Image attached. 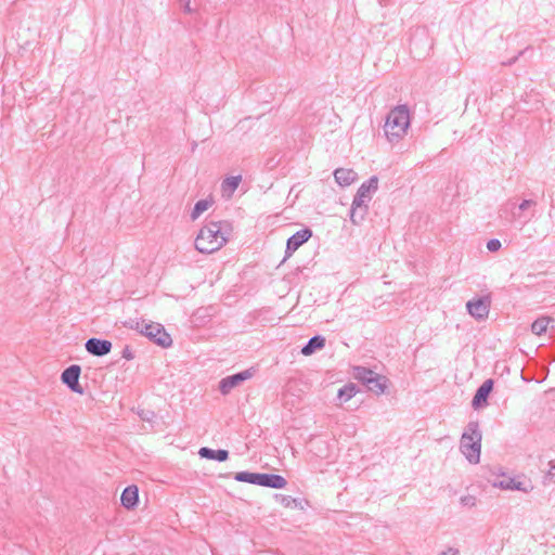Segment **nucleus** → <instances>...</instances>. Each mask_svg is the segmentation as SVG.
Listing matches in <instances>:
<instances>
[{"label":"nucleus","mask_w":555,"mask_h":555,"mask_svg":"<svg viewBox=\"0 0 555 555\" xmlns=\"http://www.w3.org/2000/svg\"><path fill=\"white\" fill-rule=\"evenodd\" d=\"M550 469L547 473L543 476L542 483L544 486H548L551 483H555V461L548 462Z\"/></svg>","instance_id":"obj_27"},{"label":"nucleus","mask_w":555,"mask_h":555,"mask_svg":"<svg viewBox=\"0 0 555 555\" xmlns=\"http://www.w3.org/2000/svg\"><path fill=\"white\" fill-rule=\"evenodd\" d=\"M410 126V111L408 105L395 106L387 114L384 132L391 143L398 142L406 133Z\"/></svg>","instance_id":"obj_2"},{"label":"nucleus","mask_w":555,"mask_h":555,"mask_svg":"<svg viewBox=\"0 0 555 555\" xmlns=\"http://www.w3.org/2000/svg\"><path fill=\"white\" fill-rule=\"evenodd\" d=\"M493 486L501 488L503 490H517L524 493H529L533 490V485L531 480L527 479L524 481L517 480L516 478L502 475V479L499 481H493Z\"/></svg>","instance_id":"obj_7"},{"label":"nucleus","mask_w":555,"mask_h":555,"mask_svg":"<svg viewBox=\"0 0 555 555\" xmlns=\"http://www.w3.org/2000/svg\"><path fill=\"white\" fill-rule=\"evenodd\" d=\"M260 478V473H251V472H238L235 473L234 479L238 482H247L251 485L258 486Z\"/></svg>","instance_id":"obj_23"},{"label":"nucleus","mask_w":555,"mask_h":555,"mask_svg":"<svg viewBox=\"0 0 555 555\" xmlns=\"http://www.w3.org/2000/svg\"><path fill=\"white\" fill-rule=\"evenodd\" d=\"M525 53V50L522 51H519L518 54L507 61H504L502 62V65L503 66H512L513 64H515L517 62V60L519 59V56H521L522 54Z\"/></svg>","instance_id":"obj_32"},{"label":"nucleus","mask_w":555,"mask_h":555,"mask_svg":"<svg viewBox=\"0 0 555 555\" xmlns=\"http://www.w3.org/2000/svg\"><path fill=\"white\" fill-rule=\"evenodd\" d=\"M142 335L162 348H168L172 345L171 336L159 323L151 322L147 325H144Z\"/></svg>","instance_id":"obj_4"},{"label":"nucleus","mask_w":555,"mask_h":555,"mask_svg":"<svg viewBox=\"0 0 555 555\" xmlns=\"http://www.w3.org/2000/svg\"><path fill=\"white\" fill-rule=\"evenodd\" d=\"M490 298L483 296L473 300H468L466 304V309L473 318H475L478 321H481L488 318L490 311Z\"/></svg>","instance_id":"obj_6"},{"label":"nucleus","mask_w":555,"mask_h":555,"mask_svg":"<svg viewBox=\"0 0 555 555\" xmlns=\"http://www.w3.org/2000/svg\"><path fill=\"white\" fill-rule=\"evenodd\" d=\"M378 189V178L376 176H372L369 180L363 182L358 189L353 201L358 203H364L369 205L372 199V194L376 192Z\"/></svg>","instance_id":"obj_9"},{"label":"nucleus","mask_w":555,"mask_h":555,"mask_svg":"<svg viewBox=\"0 0 555 555\" xmlns=\"http://www.w3.org/2000/svg\"><path fill=\"white\" fill-rule=\"evenodd\" d=\"M232 227L228 221H209L198 232L195 248L202 254H212L227 244Z\"/></svg>","instance_id":"obj_1"},{"label":"nucleus","mask_w":555,"mask_h":555,"mask_svg":"<svg viewBox=\"0 0 555 555\" xmlns=\"http://www.w3.org/2000/svg\"><path fill=\"white\" fill-rule=\"evenodd\" d=\"M190 2H191V0H180V4L183 8V11L185 13H191L192 12V9L190 7Z\"/></svg>","instance_id":"obj_34"},{"label":"nucleus","mask_w":555,"mask_h":555,"mask_svg":"<svg viewBox=\"0 0 555 555\" xmlns=\"http://www.w3.org/2000/svg\"><path fill=\"white\" fill-rule=\"evenodd\" d=\"M358 392V387L356 384L353 383H349L347 385H345L344 387H341L339 390H338V393H337V398L341 401V402H347L348 400H350L351 398H353L356 396V393Z\"/></svg>","instance_id":"obj_24"},{"label":"nucleus","mask_w":555,"mask_h":555,"mask_svg":"<svg viewBox=\"0 0 555 555\" xmlns=\"http://www.w3.org/2000/svg\"><path fill=\"white\" fill-rule=\"evenodd\" d=\"M286 485V479L281 475L260 473L258 486L271 489H283Z\"/></svg>","instance_id":"obj_13"},{"label":"nucleus","mask_w":555,"mask_h":555,"mask_svg":"<svg viewBox=\"0 0 555 555\" xmlns=\"http://www.w3.org/2000/svg\"><path fill=\"white\" fill-rule=\"evenodd\" d=\"M122 358L126 360H132L134 358L133 352L129 348V346H126L121 352Z\"/></svg>","instance_id":"obj_33"},{"label":"nucleus","mask_w":555,"mask_h":555,"mask_svg":"<svg viewBox=\"0 0 555 555\" xmlns=\"http://www.w3.org/2000/svg\"><path fill=\"white\" fill-rule=\"evenodd\" d=\"M550 321H552L551 318L548 317H541V318H538L535 321H533V323L531 324V332L535 335H542L543 333L546 332L547 330V325L550 323Z\"/></svg>","instance_id":"obj_25"},{"label":"nucleus","mask_w":555,"mask_h":555,"mask_svg":"<svg viewBox=\"0 0 555 555\" xmlns=\"http://www.w3.org/2000/svg\"><path fill=\"white\" fill-rule=\"evenodd\" d=\"M121 505L127 509H133L139 502V489L135 485L128 486L124 489L120 496Z\"/></svg>","instance_id":"obj_14"},{"label":"nucleus","mask_w":555,"mask_h":555,"mask_svg":"<svg viewBox=\"0 0 555 555\" xmlns=\"http://www.w3.org/2000/svg\"><path fill=\"white\" fill-rule=\"evenodd\" d=\"M388 378L378 373L374 374V377L371 378L370 382L365 384L369 391L374 392L375 395H382L388 387Z\"/></svg>","instance_id":"obj_15"},{"label":"nucleus","mask_w":555,"mask_h":555,"mask_svg":"<svg viewBox=\"0 0 555 555\" xmlns=\"http://www.w3.org/2000/svg\"><path fill=\"white\" fill-rule=\"evenodd\" d=\"M149 323H145L144 320H134V319H130L128 321L125 322V326H127L128 328H131V330H135L138 331L140 334H142V330H144V325H147Z\"/></svg>","instance_id":"obj_28"},{"label":"nucleus","mask_w":555,"mask_h":555,"mask_svg":"<svg viewBox=\"0 0 555 555\" xmlns=\"http://www.w3.org/2000/svg\"><path fill=\"white\" fill-rule=\"evenodd\" d=\"M198 454L202 459L224 462L229 459V451L224 449L214 450L208 447L199 449Z\"/></svg>","instance_id":"obj_16"},{"label":"nucleus","mask_w":555,"mask_h":555,"mask_svg":"<svg viewBox=\"0 0 555 555\" xmlns=\"http://www.w3.org/2000/svg\"><path fill=\"white\" fill-rule=\"evenodd\" d=\"M460 501L463 506L467 507H474L477 503L476 496L470 494L462 496Z\"/></svg>","instance_id":"obj_29"},{"label":"nucleus","mask_w":555,"mask_h":555,"mask_svg":"<svg viewBox=\"0 0 555 555\" xmlns=\"http://www.w3.org/2000/svg\"><path fill=\"white\" fill-rule=\"evenodd\" d=\"M376 372L364 367V366H354L353 367V377L362 383L364 386L367 382L371 380L372 377H374V374Z\"/></svg>","instance_id":"obj_22"},{"label":"nucleus","mask_w":555,"mask_h":555,"mask_svg":"<svg viewBox=\"0 0 555 555\" xmlns=\"http://www.w3.org/2000/svg\"><path fill=\"white\" fill-rule=\"evenodd\" d=\"M369 211V205H365L364 203H358L356 201H352L351 209H350V220L353 224L361 223Z\"/></svg>","instance_id":"obj_18"},{"label":"nucleus","mask_w":555,"mask_h":555,"mask_svg":"<svg viewBox=\"0 0 555 555\" xmlns=\"http://www.w3.org/2000/svg\"><path fill=\"white\" fill-rule=\"evenodd\" d=\"M274 499L284 507L304 509L302 501L291 495L276 493Z\"/></svg>","instance_id":"obj_20"},{"label":"nucleus","mask_w":555,"mask_h":555,"mask_svg":"<svg viewBox=\"0 0 555 555\" xmlns=\"http://www.w3.org/2000/svg\"><path fill=\"white\" fill-rule=\"evenodd\" d=\"M438 555H459V551L456 548L449 547L448 550L439 553Z\"/></svg>","instance_id":"obj_35"},{"label":"nucleus","mask_w":555,"mask_h":555,"mask_svg":"<svg viewBox=\"0 0 555 555\" xmlns=\"http://www.w3.org/2000/svg\"><path fill=\"white\" fill-rule=\"evenodd\" d=\"M241 181L242 176H231L225 178L221 184L222 191L232 194L238 188Z\"/></svg>","instance_id":"obj_26"},{"label":"nucleus","mask_w":555,"mask_h":555,"mask_svg":"<svg viewBox=\"0 0 555 555\" xmlns=\"http://www.w3.org/2000/svg\"><path fill=\"white\" fill-rule=\"evenodd\" d=\"M325 346V338L321 335H315L311 337L307 344L301 348V353L304 356H311L318 350L323 349Z\"/></svg>","instance_id":"obj_19"},{"label":"nucleus","mask_w":555,"mask_h":555,"mask_svg":"<svg viewBox=\"0 0 555 555\" xmlns=\"http://www.w3.org/2000/svg\"><path fill=\"white\" fill-rule=\"evenodd\" d=\"M312 236V230L301 229L288 237L285 248V258L291 257L301 245Z\"/></svg>","instance_id":"obj_10"},{"label":"nucleus","mask_w":555,"mask_h":555,"mask_svg":"<svg viewBox=\"0 0 555 555\" xmlns=\"http://www.w3.org/2000/svg\"><path fill=\"white\" fill-rule=\"evenodd\" d=\"M214 204L211 197L199 199L195 203L194 208L191 212V219L196 220L204 211H206Z\"/></svg>","instance_id":"obj_21"},{"label":"nucleus","mask_w":555,"mask_h":555,"mask_svg":"<svg viewBox=\"0 0 555 555\" xmlns=\"http://www.w3.org/2000/svg\"><path fill=\"white\" fill-rule=\"evenodd\" d=\"M481 439L479 423L469 422L461 437L460 450L472 464H477L480 461Z\"/></svg>","instance_id":"obj_3"},{"label":"nucleus","mask_w":555,"mask_h":555,"mask_svg":"<svg viewBox=\"0 0 555 555\" xmlns=\"http://www.w3.org/2000/svg\"><path fill=\"white\" fill-rule=\"evenodd\" d=\"M334 178L340 186H348L356 180L357 172L348 168H337Z\"/></svg>","instance_id":"obj_17"},{"label":"nucleus","mask_w":555,"mask_h":555,"mask_svg":"<svg viewBox=\"0 0 555 555\" xmlns=\"http://www.w3.org/2000/svg\"><path fill=\"white\" fill-rule=\"evenodd\" d=\"M502 244L498 238H491L487 243V248L489 251L494 253L501 248Z\"/></svg>","instance_id":"obj_30"},{"label":"nucleus","mask_w":555,"mask_h":555,"mask_svg":"<svg viewBox=\"0 0 555 555\" xmlns=\"http://www.w3.org/2000/svg\"><path fill=\"white\" fill-rule=\"evenodd\" d=\"M81 367L78 364H72L66 367L61 374V380L73 392L82 395L83 388L79 384Z\"/></svg>","instance_id":"obj_5"},{"label":"nucleus","mask_w":555,"mask_h":555,"mask_svg":"<svg viewBox=\"0 0 555 555\" xmlns=\"http://www.w3.org/2000/svg\"><path fill=\"white\" fill-rule=\"evenodd\" d=\"M493 379L489 378L478 387L472 400V406L475 410H478L488 404V398L493 389Z\"/></svg>","instance_id":"obj_11"},{"label":"nucleus","mask_w":555,"mask_h":555,"mask_svg":"<svg viewBox=\"0 0 555 555\" xmlns=\"http://www.w3.org/2000/svg\"><path fill=\"white\" fill-rule=\"evenodd\" d=\"M253 370L248 369L233 375H229L223 377L219 382V390L222 395H228L233 388L242 384L243 382L249 379L253 376Z\"/></svg>","instance_id":"obj_8"},{"label":"nucleus","mask_w":555,"mask_h":555,"mask_svg":"<svg viewBox=\"0 0 555 555\" xmlns=\"http://www.w3.org/2000/svg\"><path fill=\"white\" fill-rule=\"evenodd\" d=\"M537 203L532 199H524L519 205L518 209L520 211L527 210L529 207L534 206Z\"/></svg>","instance_id":"obj_31"},{"label":"nucleus","mask_w":555,"mask_h":555,"mask_svg":"<svg viewBox=\"0 0 555 555\" xmlns=\"http://www.w3.org/2000/svg\"><path fill=\"white\" fill-rule=\"evenodd\" d=\"M86 350L95 357H103L111 352L112 343L107 339L89 338L85 344Z\"/></svg>","instance_id":"obj_12"}]
</instances>
